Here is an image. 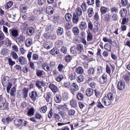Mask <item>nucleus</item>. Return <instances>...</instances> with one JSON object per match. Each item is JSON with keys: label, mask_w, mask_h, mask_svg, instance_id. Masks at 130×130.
<instances>
[{"label": "nucleus", "mask_w": 130, "mask_h": 130, "mask_svg": "<svg viewBox=\"0 0 130 130\" xmlns=\"http://www.w3.org/2000/svg\"><path fill=\"white\" fill-rule=\"evenodd\" d=\"M68 94L67 93L65 92L62 94V98L63 100L64 101H66L68 99Z\"/></svg>", "instance_id": "nucleus-33"}, {"label": "nucleus", "mask_w": 130, "mask_h": 130, "mask_svg": "<svg viewBox=\"0 0 130 130\" xmlns=\"http://www.w3.org/2000/svg\"><path fill=\"white\" fill-rule=\"evenodd\" d=\"M87 25L86 23L84 22H82L79 26V28L80 30H84L87 28Z\"/></svg>", "instance_id": "nucleus-13"}, {"label": "nucleus", "mask_w": 130, "mask_h": 130, "mask_svg": "<svg viewBox=\"0 0 130 130\" xmlns=\"http://www.w3.org/2000/svg\"><path fill=\"white\" fill-rule=\"evenodd\" d=\"M107 10V8L104 6H101L100 8V11L102 14L106 13Z\"/></svg>", "instance_id": "nucleus-24"}, {"label": "nucleus", "mask_w": 130, "mask_h": 130, "mask_svg": "<svg viewBox=\"0 0 130 130\" xmlns=\"http://www.w3.org/2000/svg\"><path fill=\"white\" fill-rule=\"evenodd\" d=\"M63 67V65L61 64H59L58 67L57 68L59 72H61Z\"/></svg>", "instance_id": "nucleus-55"}, {"label": "nucleus", "mask_w": 130, "mask_h": 130, "mask_svg": "<svg viewBox=\"0 0 130 130\" xmlns=\"http://www.w3.org/2000/svg\"><path fill=\"white\" fill-rule=\"evenodd\" d=\"M28 91L29 88L26 87H24L22 89L23 93L24 98L26 99L28 95Z\"/></svg>", "instance_id": "nucleus-14"}, {"label": "nucleus", "mask_w": 130, "mask_h": 130, "mask_svg": "<svg viewBox=\"0 0 130 130\" xmlns=\"http://www.w3.org/2000/svg\"><path fill=\"white\" fill-rule=\"evenodd\" d=\"M2 52L3 53V55H6L8 52V49L6 48H4L2 50Z\"/></svg>", "instance_id": "nucleus-49"}, {"label": "nucleus", "mask_w": 130, "mask_h": 130, "mask_svg": "<svg viewBox=\"0 0 130 130\" xmlns=\"http://www.w3.org/2000/svg\"><path fill=\"white\" fill-rule=\"evenodd\" d=\"M5 102V99L3 97V95H0V108L4 106Z\"/></svg>", "instance_id": "nucleus-12"}, {"label": "nucleus", "mask_w": 130, "mask_h": 130, "mask_svg": "<svg viewBox=\"0 0 130 130\" xmlns=\"http://www.w3.org/2000/svg\"><path fill=\"white\" fill-rule=\"evenodd\" d=\"M76 97L78 100H83L84 98L83 95L80 92H78L77 94Z\"/></svg>", "instance_id": "nucleus-27"}, {"label": "nucleus", "mask_w": 130, "mask_h": 130, "mask_svg": "<svg viewBox=\"0 0 130 130\" xmlns=\"http://www.w3.org/2000/svg\"><path fill=\"white\" fill-rule=\"evenodd\" d=\"M14 121L15 125L17 127H20L22 124L23 120L22 119H16Z\"/></svg>", "instance_id": "nucleus-3"}, {"label": "nucleus", "mask_w": 130, "mask_h": 130, "mask_svg": "<svg viewBox=\"0 0 130 130\" xmlns=\"http://www.w3.org/2000/svg\"><path fill=\"white\" fill-rule=\"evenodd\" d=\"M110 10L112 13L114 12L116 13H117L118 12V9L115 7H112L110 9Z\"/></svg>", "instance_id": "nucleus-58"}, {"label": "nucleus", "mask_w": 130, "mask_h": 130, "mask_svg": "<svg viewBox=\"0 0 130 130\" xmlns=\"http://www.w3.org/2000/svg\"><path fill=\"white\" fill-rule=\"evenodd\" d=\"M39 83V84H41V85L43 87H44L45 86L46 84V83L43 80H42V81H40L38 80H37L36 82V83Z\"/></svg>", "instance_id": "nucleus-48"}, {"label": "nucleus", "mask_w": 130, "mask_h": 130, "mask_svg": "<svg viewBox=\"0 0 130 130\" xmlns=\"http://www.w3.org/2000/svg\"><path fill=\"white\" fill-rule=\"evenodd\" d=\"M63 85L65 87L69 88L70 86V82H65L64 83Z\"/></svg>", "instance_id": "nucleus-53"}, {"label": "nucleus", "mask_w": 130, "mask_h": 130, "mask_svg": "<svg viewBox=\"0 0 130 130\" xmlns=\"http://www.w3.org/2000/svg\"><path fill=\"white\" fill-rule=\"evenodd\" d=\"M75 46H72L70 49V52L71 53L74 54L77 52L75 50Z\"/></svg>", "instance_id": "nucleus-46"}, {"label": "nucleus", "mask_w": 130, "mask_h": 130, "mask_svg": "<svg viewBox=\"0 0 130 130\" xmlns=\"http://www.w3.org/2000/svg\"><path fill=\"white\" fill-rule=\"evenodd\" d=\"M49 87L53 92H56L58 90L57 86L53 84H50Z\"/></svg>", "instance_id": "nucleus-15"}, {"label": "nucleus", "mask_w": 130, "mask_h": 130, "mask_svg": "<svg viewBox=\"0 0 130 130\" xmlns=\"http://www.w3.org/2000/svg\"><path fill=\"white\" fill-rule=\"evenodd\" d=\"M43 70H36V74L38 77H40L43 74Z\"/></svg>", "instance_id": "nucleus-38"}, {"label": "nucleus", "mask_w": 130, "mask_h": 130, "mask_svg": "<svg viewBox=\"0 0 130 130\" xmlns=\"http://www.w3.org/2000/svg\"><path fill=\"white\" fill-rule=\"evenodd\" d=\"M95 71L94 69L92 67H90L88 70V72L89 75H91L93 74Z\"/></svg>", "instance_id": "nucleus-39"}, {"label": "nucleus", "mask_w": 130, "mask_h": 130, "mask_svg": "<svg viewBox=\"0 0 130 130\" xmlns=\"http://www.w3.org/2000/svg\"><path fill=\"white\" fill-rule=\"evenodd\" d=\"M87 40L88 41H90L93 39V35L92 33L90 31H87Z\"/></svg>", "instance_id": "nucleus-20"}, {"label": "nucleus", "mask_w": 130, "mask_h": 130, "mask_svg": "<svg viewBox=\"0 0 130 130\" xmlns=\"http://www.w3.org/2000/svg\"><path fill=\"white\" fill-rule=\"evenodd\" d=\"M53 26L49 24L46 27V30L48 32H51L53 31Z\"/></svg>", "instance_id": "nucleus-22"}, {"label": "nucleus", "mask_w": 130, "mask_h": 130, "mask_svg": "<svg viewBox=\"0 0 130 130\" xmlns=\"http://www.w3.org/2000/svg\"><path fill=\"white\" fill-rule=\"evenodd\" d=\"M8 64L10 66H12L15 63V61H13L12 60V59L10 58H9L8 59Z\"/></svg>", "instance_id": "nucleus-42"}, {"label": "nucleus", "mask_w": 130, "mask_h": 130, "mask_svg": "<svg viewBox=\"0 0 130 130\" xmlns=\"http://www.w3.org/2000/svg\"><path fill=\"white\" fill-rule=\"evenodd\" d=\"M93 90L91 88L87 89L86 91V94L87 96H91L93 94Z\"/></svg>", "instance_id": "nucleus-16"}, {"label": "nucleus", "mask_w": 130, "mask_h": 130, "mask_svg": "<svg viewBox=\"0 0 130 130\" xmlns=\"http://www.w3.org/2000/svg\"><path fill=\"white\" fill-rule=\"evenodd\" d=\"M35 32V29L32 27H29L27 30L26 33L29 36H31Z\"/></svg>", "instance_id": "nucleus-8"}, {"label": "nucleus", "mask_w": 130, "mask_h": 130, "mask_svg": "<svg viewBox=\"0 0 130 130\" xmlns=\"http://www.w3.org/2000/svg\"><path fill=\"white\" fill-rule=\"evenodd\" d=\"M13 2L12 1H9L7 3L5 6L6 9H8L10 8L13 5Z\"/></svg>", "instance_id": "nucleus-35"}, {"label": "nucleus", "mask_w": 130, "mask_h": 130, "mask_svg": "<svg viewBox=\"0 0 130 130\" xmlns=\"http://www.w3.org/2000/svg\"><path fill=\"white\" fill-rule=\"evenodd\" d=\"M18 60L22 65L26 64L27 62L26 58L22 56H21L19 58Z\"/></svg>", "instance_id": "nucleus-7"}, {"label": "nucleus", "mask_w": 130, "mask_h": 130, "mask_svg": "<svg viewBox=\"0 0 130 130\" xmlns=\"http://www.w3.org/2000/svg\"><path fill=\"white\" fill-rule=\"evenodd\" d=\"M10 79L9 77L8 76H4V77L2 80V83L4 87H6Z\"/></svg>", "instance_id": "nucleus-4"}, {"label": "nucleus", "mask_w": 130, "mask_h": 130, "mask_svg": "<svg viewBox=\"0 0 130 130\" xmlns=\"http://www.w3.org/2000/svg\"><path fill=\"white\" fill-rule=\"evenodd\" d=\"M47 107L46 105L42 107L40 110V111L41 112L44 113L47 110Z\"/></svg>", "instance_id": "nucleus-43"}, {"label": "nucleus", "mask_w": 130, "mask_h": 130, "mask_svg": "<svg viewBox=\"0 0 130 130\" xmlns=\"http://www.w3.org/2000/svg\"><path fill=\"white\" fill-rule=\"evenodd\" d=\"M73 23L77 24L79 20V17L78 15H76L75 13H73L72 18Z\"/></svg>", "instance_id": "nucleus-11"}, {"label": "nucleus", "mask_w": 130, "mask_h": 130, "mask_svg": "<svg viewBox=\"0 0 130 130\" xmlns=\"http://www.w3.org/2000/svg\"><path fill=\"white\" fill-rule=\"evenodd\" d=\"M72 31L75 35H77L79 32V30L78 28L76 27H74L73 28Z\"/></svg>", "instance_id": "nucleus-36"}, {"label": "nucleus", "mask_w": 130, "mask_h": 130, "mask_svg": "<svg viewBox=\"0 0 130 130\" xmlns=\"http://www.w3.org/2000/svg\"><path fill=\"white\" fill-rule=\"evenodd\" d=\"M72 17V14L69 13H67L65 16L66 20L67 22L70 21Z\"/></svg>", "instance_id": "nucleus-23"}, {"label": "nucleus", "mask_w": 130, "mask_h": 130, "mask_svg": "<svg viewBox=\"0 0 130 130\" xmlns=\"http://www.w3.org/2000/svg\"><path fill=\"white\" fill-rule=\"evenodd\" d=\"M107 75L106 74H103L100 78L99 81L101 84H104L107 81Z\"/></svg>", "instance_id": "nucleus-9"}, {"label": "nucleus", "mask_w": 130, "mask_h": 130, "mask_svg": "<svg viewBox=\"0 0 130 130\" xmlns=\"http://www.w3.org/2000/svg\"><path fill=\"white\" fill-rule=\"evenodd\" d=\"M76 71L78 73L81 74L83 72L84 70L82 67H79L76 68Z\"/></svg>", "instance_id": "nucleus-30"}, {"label": "nucleus", "mask_w": 130, "mask_h": 130, "mask_svg": "<svg viewBox=\"0 0 130 130\" xmlns=\"http://www.w3.org/2000/svg\"><path fill=\"white\" fill-rule=\"evenodd\" d=\"M87 4L89 5H92L94 3V0H87Z\"/></svg>", "instance_id": "nucleus-64"}, {"label": "nucleus", "mask_w": 130, "mask_h": 130, "mask_svg": "<svg viewBox=\"0 0 130 130\" xmlns=\"http://www.w3.org/2000/svg\"><path fill=\"white\" fill-rule=\"evenodd\" d=\"M93 24L91 22H90L88 23V27L89 29L91 30H92L93 29Z\"/></svg>", "instance_id": "nucleus-60"}, {"label": "nucleus", "mask_w": 130, "mask_h": 130, "mask_svg": "<svg viewBox=\"0 0 130 130\" xmlns=\"http://www.w3.org/2000/svg\"><path fill=\"white\" fill-rule=\"evenodd\" d=\"M10 35L14 37H16L19 36L18 30L15 28H12L9 30Z\"/></svg>", "instance_id": "nucleus-1"}, {"label": "nucleus", "mask_w": 130, "mask_h": 130, "mask_svg": "<svg viewBox=\"0 0 130 130\" xmlns=\"http://www.w3.org/2000/svg\"><path fill=\"white\" fill-rule=\"evenodd\" d=\"M71 86L75 91H77L78 89V86L75 83H73Z\"/></svg>", "instance_id": "nucleus-45"}, {"label": "nucleus", "mask_w": 130, "mask_h": 130, "mask_svg": "<svg viewBox=\"0 0 130 130\" xmlns=\"http://www.w3.org/2000/svg\"><path fill=\"white\" fill-rule=\"evenodd\" d=\"M4 35L3 32L0 30V41L3 40L4 38Z\"/></svg>", "instance_id": "nucleus-62"}, {"label": "nucleus", "mask_w": 130, "mask_h": 130, "mask_svg": "<svg viewBox=\"0 0 130 130\" xmlns=\"http://www.w3.org/2000/svg\"><path fill=\"white\" fill-rule=\"evenodd\" d=\"M125 84L123 81L121 80L118 82L117 87L119 90L120 91L123 90L125 89Z\"/></svg>", "instance_id": "nucleus-2"}, {"label": "nucleus", "mask_w": 130, "mask_h": 130, "mask_svg": "<svg viewBox=\"0 0 130 130\" xmlns=\"http://www.w3.org/2000/svg\"><path fill=\"white\" fill-rule=\"evenodd\" d=\"M76 15H80L82 14V11L80 8L78 7L76 9Z\"/></svg>", "instance_id": "nucleus-37"}, {"label": "nucleus", "mask_w": 130, "mask_h": 130, "mask_svg": "<svg viewBox=\"0 0 130 130\" xmlns=\"http://www.w3.org/2000/svg\"><path fill=\"white\" fill-rule=\"evenodd\" d=\"M56 95V98L55 99V101L57 103L60 102L61 101V96L59 94H57Z\"/></svg>", "instance_id": "nucleus-32"}, {"label": "nucleus", "mask_w": 130, "mask_h": 130, "mask_svg": "<svg viewBox=\"0 0 130 130\" xmlns=\"http://www.w3.org/2000/svg\"><path fill=\"white\" fill-rule=\"evenodd\" d=\"M25 39V37L24 36H23L22 35H20L19 37L18 38L16 42L18 44L19 43H23L24 40Z\"/></svg>", "instance_id": "nucleus-17"}, {"label": "nucleus", "mask_w": 130, "mask_h": 130, "mask_svg": "<svg viewBox=\"0 0 130 130\" xmlns=\"http://www.w3.org/2000/svg\"><path fill=\"white\" fill-rule=\"evenodd\" d=\"M57 34L58 35H61L63 32V30L62 28L61 27H58L57 31Z\"/></svg>", "instance_id": "nucleus-29"}, {"label": "nucleus", "mask_w": 130, "mask_h": 130, "mask_svg": "<svg viewBox=\"0 0 130 130\" xmlns=\"http://www.w3.org/2000/svg\"><path fill=\"white\" fill-rule=\"evenodd\" d=\"M32 44V40L31 39L28 38L26 40L25 44L26 46L30 47Z\"/></svg>", "instance_id": "nucleus-19"}, {"label": "nucleus", "mask_w": 130, "mask_h": 130, "mask_svg": "<svg viewBox=\"0 0 130 130\" xmlns=\"http://www.w3.org/2000/svg\"><path fill=\"white\" fill-rule=\"evenodd\" d=\"M124 78L126 83L129 82L130 80V78L129 75L126 74L124 76Z\"/></svg>", "instance_id": "nucleus-44"}, {"label": "nucleus", "mask_w": 130, "mask_h": 130, "mask_svg": "<svg viewBox=\"0 0 130 130\" xmlns=\"http://www.w3.org/2000/svg\"><path fill=\"white\" fill-rule=\"evenodd\" d=\"M53 115V113L52 111V108H51L48 114V117L50 119L51 118H52V117Z\"/></svg>", "instance_id": "nucleus-54"}, {"label": "nucleus", "mask_w": 130, "mask_h": 130, "mask_svg": "<svg viewBox=\"0 0 130 130\" xmlns=\"http://www.w3.org/2000/svg\"><path fill=\"white\" fill-rule=\"evenodd\" d=\"M58 50L57 48L55 47L53 48L50 51V53L52 55H55L58 54Z\"/></svg>", "instance_id": "nucleus-18"}, {"label": "nucleus", "mask_w": 130, "mask_h": 130, "mask_svg": "<svg viewBox=\"0 0 130 130\" xmlns=\"http://www.w3.org/2000/svg\"><path fill=\"white\" fill-rule=\"evenodd\" d=\"M119 13L121 14V17H125L127 14V10L125 8H122L120 10Z\"/></svg>", "instance_id": "nucleus-10"}, {"label": "nucleus", "mask_w": 130, "mask_h": 130, "mask_svg": "<svg viewBox=\"0 0 130 130\" xmlns=\"http://www.w3.org/2000/svg\"><path fill=\"white\" fill-rule=\"evenodd\" d=\"M84 77L83 75H80L77 77V80L79 83H80L84 80Z\"/></svg>", "instance_id": "nucleus-34"}, {"label": "nucleus", "mask_w": 130, "mask_h": 130, "mask_svg": "<svg viewBox=\"0 0 130 130\" xmlns=\"http://www.w3.org/2000/svg\"><path fill=\"white\" fill-rule=\"evenodd\" d=\"M68 112L69 115L71 116H72L74 115L75 113V111L73 109H71L69 110Z\"/></svg>", "instance_id": "nucleus-50"}, {"label": "nucleus", "mask_w": 130, "mask_h": 130, "mask_svg": "<svg viewBox=\"0 0 130 130\" xmlns=\"http://www.w3.org/2000/svg\"><path fill=\"white\" fill-rule=\"evenodd\" d=\"M42 118V116L39 113H37L35 115V118L37 119H40Z\"/></svg>", "instance_id": "nucleus-57"}, {"label": "nucleus", "mask_w": 130, "mask_h": 130, "mask_svg": "<svg viewBox=\"0 0 130 130\" xmlns=\"http://www.w3.org/2000/svg\"><path fill=\"white\" fill-rule=\"evenodd\" d=\"M110 15L109 13H107L105 15L104 20L106 22H107L110 19Z\"/></svg>", "instance_id": "nucleus-47"}, {"label": "nucleus", "mask_w": 130, "mask_h": 130, "mask_svg": "<svg viewBox=\"0 0 130 130\" xmlns=\"http://www.w3.org/2000/svg\"><path fill=\"white\" fill-rule=\"evenodd\" d=\"M106 99H107V97H104L102 100V102H103L104 105L106 106H107Z\"/></svg>", "instance_id": "nucleus-63"}, {"label": "nucleus", "mask_w": 130, "mask_h": 130, "mask_svg": "<svg viewBox=\"0 0 130 130\" xmlns=\"http://www.w3.org/2000/svg\"><path fill=\"white\" fill-rule=\"evenodd\" d=\"M72 59V57L70 55L66 56L64 58V60L66 62H69Z\"/></svg>", "instance_id": "nucleus-26"}, {"label": "nucleus", "mask_w": 130, "mask_h": 130, "mask_svg": "<svg viewBox=\"0 0 130 130\" xmlns=\"http://www.w3.org/2000/svg\"><path fill=\"white\" fill-rule=\"evenodd\" d=\"M16 87L15 86L11 88L10 92V94L11 96H13L15 95L14 93L16 92Z\"/></svg>", "instance_id": "nucleus-25"}, {"label": "nucleus", "mask_w": 130, "mask_h": 130, "mask_svg": "<svg viewBox=\"0 0 130 130\" xmlns=\"http://www.w3.org/2000/svg\"><path fill=\"white\" fill-rule=\"evenodd\" d=\"M107 97L108 99H109L111 100H112L114 98H113V94L112 93H109L107 94Z\"/></svg>", "instance_id": "nucleus-51"}, {"label": "nucleus", "mask_w": 130, "mask_h": 130, "mask_svg": "<svg viewBox=\"0 0 130 130\" xmlns=\"http://www.w3.org/2000/svg\"><path fill=\"white\" fill-rule=\"evenodd\" d=\"M63 78V77L62 75H58L56 78V80L58 82H60Z\"/></svg>", "instance_id": "nucleus-40"}, {"label": "nucleus", "mask_w": 130, "mask_h": 130, "mask_svg": "<svg viewBox=\"0 0 130 130\" xmlns=\"http://www.w3.org/2000/svg\"><path fill=\"white\" fill-rule=\"evenodd\" d=\"M53 118H54L57 121L59 120L60 117L58 114L55 113L53 115Z\"/></svg>", "instance_id": "nucleus-56"}, {"label": "nucleus", "mask_w": 130, "mask_h": 130, "mask_svg": "<svg viewBox=\"0 0 130 130\" xmlns=\"http://www.w3.org/2000/svg\"><path fill=\"white\" fill-rule=\"evenodd\" d=\"M54 8L52 9L51 10H46V13L48 14L51 15L54 12Z\"/></svg>", "instance_id": "nucleus-59"}, {"label": "nucleus", "mask_w": 130, "mask_h": 130, "mask_svg": "<svg viewBox=\"0 0 130 130\" xmlns=\"http://www.w3.org/2000/svg\"><path fill=\"white\" fill-rule=\"evenodd\" d=\"M88 13L89 17H91L93 14V9L92 8H89L88 10Z\"/></svg>", "instance_id": "nucleus-21"}, {"label": "nucleus", "mask_w": 130, "mask_h": 130, "mask_svg": "<svg viewBox=\"0 0 130 130\" xmlns=\"http://www.w3.org/2000/svg\"><path fill=\"white\" fill-rule=\"evenodd\" d=\"M38 95L37 92L35 91H32L29 93V96L30 98L33 101H35Z\"/></svg>", "instance_id": "nucleus-6"}, {"label": "nucleus", "mask_w": 130, "mask_h": 130, "mask_svg": "<svg viewBox=\"0 0 130 130\" xmlns=\"http://www.w3.org/2000/svg\"><path fill=\"white\" fill-rule=\"evenodd\" d=\"M13 118L8 116L6 118V121L8 123H9L10 122H11L13 120Z\"/></svg>", "instance_id": "nucleus-52"}, {"label": "nucleus", "mask_w": 130, "mask_h": 130, "mask_svg": "<svg viewBox=\"0 0 130 130\" xmlns=\"http://www.w3.org/2000/svg\"><path fill=\"white\" fill-rule=\"evenodd\" d=\"M70 103L71 106H72L74 108L76 107L77 103L75 100L72 99L70 101Z\"/></svg>", "instance_id": "nucleus-28"}, {"label": "nucleus", "mask_w": 130, "mask_h": 130, "mask_svg": "<svg viewBox=\"0 0 130 130\" xmlns=\"http://www.w3.org/2000/svg\"><path fill=\"white\" fill-rule=\"evenodd\" d=\"M28 111L27 114L29 117H31L34 115L35 112V109L33 107H31L30 108H27Z\"/></svg>", "instance_id": "nucleus-5"}, {"label": "nucleus", "mask_w": 130, "mask_h": 130, "mask_svg": "<svg viewBox=\"0 0 130 130\" xmlns=\"http://www.w3.org/2000/svg\"><path fill=\"white\" fill-rule=\"evenodd\" d=\"M11 55L12 58L15 60H16L18 58V56L17 53L14 51L12 52L11 53Z\"/></svg>", "instance_id": "nucleus-31"}, {"label": "nucleus", "mask_w": 130, "mask_h": 130, "mask_svg": "<svg viewBox=\"0 0 130 130\" xmlns=\"http://www.w3.org/2000/svg\"><path fill=\"white\" fill-rule=\"evenodd\" d=\"M83 45L81 44H78L76 48V49H77L80 52H81V50H83Z\"/></svg>", "instance_id": "nucleus-41"}, {"label": "nucleus", "mask_w": 130, "mask_h": 130, "mask_svg": "<svg viewBox=\"0 0 130 130\" xmlns=\"http://www.w3.org/2000/svg\"><path fill=\"white\" fill-rule=\"evenodd\" d=\"M106 71L107 73L110 74L111 73V69L108 65H106Z\"/></svg>", "instance_id": "nucleus-61"}]
</instances>
